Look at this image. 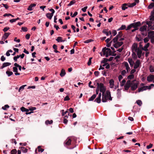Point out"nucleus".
I'll return each instance as SVG.
<instances>
[{
  "label": "nucleus",
  "mask_w": 154,
  "mask_h": 154,
  "mask_svg": "<svg viewBox=\"0 0 154 154\" xmlns=\"http://www.w3.org/2000/svg\"><path fill=\"white\" fill-rule=\"evenodd\" d=\"M103 95L102 94V102H106L108 100H112V98L111 96L110 92L109 91H107L105 93H104Z\"/></svg>",
  "instance_id": "f257e3e1"
},
{
  "label": "nucleus",
  "mask_w": 154,
  "mask_h": 154,
  "mask_svg": "<svg viewBox=\"0 0 154 154\" xmlns=\"http://www.w3.org/2000/svg\"><path fill=\"white\" fill-rule=\"evenodd\" d=\"M97 88H100V91L102 93V94L103 95V94L105 93L106 90L105 87L104 86L103 84L102 83L99 84L97 82Z\"/></svg>",
  "instance_id": "f03ea898"
},
{
  "label": "nucleus",
  "mask_w": 154,
  "mask_h": 154,
  "mask_svg": "<svg viewBox=\"0 0 154 154\" xmlns=\"http://www.w3.org/2000/svg\"><path fill=\"white\" fill-rule=\"evenodd\" d=\"M131 83V89L132 91L136 90L137 88L139 83L136 80H134Z\"/></svg>",
  "instance_id": "7ed1b4c3"
},
{
  "label": "nucleus",
  "mask_w": 154,
  "mask_h": 154,
  "mask_svg": "<svg viewBox=\"0 0 154 154\" xmlns=\"http://www.w3.org/2000/svg\"><path fill=\"white\" fill-rule=\"evenodd\" d=\"M131 81L130 80H128L124 86L125 89V90H128L129 88L131 87Z\"/></svg>",
  "instance_id": "20e7f679"
},
{
  "label": "nucleus",
  "mask_w": 154,
  "mask_h": 154,
  "mask_svg": "<svg viewBox=\"0 0 154 154\" xmlns=\"http://www.w3.org/2000/svg\"><path fill=\"white\" fill-rule=\"evenodd\" d=\"M132 27L134 28H138V27H139L141 25L140 22L139 21L137 22L136 23H131Z\"/></svg>",
  "instance_id": "39448f33"
},
{
  "label": "nucleus",
  "mask_w": 154,
  "mask_h": 154,
  "mask_svg": "<svg viewBox=\"0 0 154 154\" xmlns=\"http://www.w3.org/2000/svg\"><path fill=\"white\" fill-rule=\"evenodd\" d=\"M25 54H22L20 55H17L16 56H14L13 58V59L15 62L17 61V59L19 58L20 57L21 59H23L24 57Z\"/></svg>",
  "instance_id": "423d86ee"
},
{
  "label": "nucleus",
  "mask_w": 154,
  "mask_h": 154,
  "mask_svg": "<svg viewBox=\"0 0 154 154\" xmlns=\"http://www.w3.org/2000/svg\"><path fill=\"white\" fill-rule=\"evenodd\" d=\"M10 34L11 33L10 32H5L2 36V40L5 41Z\"/></svg>",
  "instance_id": "0eeeda50"
},
{
  "label": "nucleus",
  "mask_w": 154,
  "mask_h": 154,
  "mask_svg": "<svg viewBox=\"0 0 154 154\" xmlns=\"http://www.w3.org/2000/svg\"><path fill=\"white\" fill-rule=\"evenodd\" d=\"M146 25H147L148 27L150 29L153 30L154 29V27L153 26H152V22L150 21H146Z\"/></svg>",
  "instance_id": "6e6552de"
},
{
  "label": "nucleus",
  "mask_w": 154,
  "mask_h": 154,
  "mask_svg": "<svg viewBox=\"0 0 154 154\" xmlns=\"http://www.w3.org/2000/svg\"><path fill=\"white\" fill-rule=\"evenodd\" d=\"M71 139L68 137L64 142V145L66 146H69L71 144Z\"/></svg>",
  "instance_id": "1a4fd4ad"
},
{
  "label": "nucleus",
  "mask_w": 154,
  "mask_h": 154,
  "mask_svg": "<svg viewBox=\"0 0 154 154\" xmlns=\"http://www.w3.org/2000/svg\"><path fill=\"white\" fill-rule=\"evenodd\" d=\"M131 49L133 51H134L136 52L137 51L138 49L137 48V43H134L132 45L131 47Z\"/></svg>",
  "instance_id": "9d476101"
},
{
  "label": "nucleus",
  "mask_w": 154,
  "mask_h": 154,
  "mask_svg": "<svg viewBox=\"0 0 154 154\" xmlns=\"http://www.w3.org/2000/svg\"><path fill=\"white\" fill-rule=\"evenodd\" d=\"M11 64V63L9 62H5L4 63L2 66L0 67V69H2L3 68L6 66H9Z\"/></svg>",
  "instance_id": "9b49d317"
},
{
  "label": "nucleus",
  "mask_w": 154,
  "mask_h": 154,
  "mask_svg": "<svg viewBox=\"0 0 154 154\" xmlns=\"http://www.w3.org/2000/svg\"><path fill=\"white\" fill-rule=\"evenodd\" d=\"M148 87L147 86H144L141 87L138 89V91L139 92L146 90L147 89Z\"/></svg>",
  "instance_id": "f8f14e48"
},
{
  "label": "nucleus",
  "mask_w": 154,
  "mask_h": 154,
  "mask_svg": "<svg viewBox=\"0 0 154 154\" xmlns=\"http://www.w3.org/2000/svg\"><path fill=\"white\" fill-rule=\"evenodd\" d=\"M140 64V60H137L135 62V64L134 66V69H136L139 67Z\"/></svg>",
  "instance_id": "ddd939ff"
},
{
  "label": "nucleus",
  "mask_w": 154,
  "mask_h": 154,
  "mask_svg": "<svg viewBox=\"0 0 154 154\" xmlns=\"http://www.w3.org/2000/svg\"><path fill=\"white\" fill-rule=\"evenodd\" d=\"M154 79V75H150L147 77V80L148 82H151L153 81Z\"/></svg>",
  "instance_id": "4468645a"
},
{
  "label": "nucleus",
  "mask_w": 154,
  "mask_h": 154,
  "mask_svg": "<svg viewBox=\"0 0 154 154\" xmlns=\"http://www.w3.org/2000/svg\"><path fill=\"white\" fill-rule=\"evenodd\" d=\"M136 52H137L138 57L139 58H140L142 54V51L138 48V49L137 50V51Z\"/></svg>",
  "instance_id": "2eb2a0df"
},
{
  "label": "nucleus",
  "mask_w": 154,
  "mask_h": 154,
  "mask_svg": "<svg viewBox=\"0 0 154 154\" xmlns=\"http://www.w3.org/2000/svg\"><path fill=\"white\" fill-rule=\"evenodd\" d=\"M149 46V43H147L144 46V47H142V49L143 50L145 51H147L148 50V47Z\"/></svg>",
  "instance_id": "dca6fc26"
},
{
  "label": "nucleus",
  "mask_w": 154,
  "mask_h": 154,
  "mask_svg": "<svg viewBox=\"0 0 154 154\" xmlns=\"http://www.w3.org/2000/svg\"><path fill=\"white\" fill-rule=\"evenodd\" d=\"M147 26L146 25L143 26L141 27L140 29V30L141 32H146V29Z\"/></svg>",
  "instance_id": "f3484780"
},
{
  "label": "nucleus",
  "mask_w": 154,
  "mask_h": 154,
  "mask_svg": "<svg viewBox=\"0 0 154 154\" xmlns=\"http://www.w3.org/2000/svg\"><path fill=\"white\" fill-rule=\"evenodd\" d=\"M13 71L14 72H15V75H20V73L18 72V69L17 67H14L13 68Z\"/></svg>",
  "instance_id": "a211bd4d"
},
{
  "label": "nucleus",
  "mask_w": 154,
  "mask_h": 154,
  "mask_svg": "<svg viewBox=\"0 0 154 154\" xmlns=\"http://www.w3.org/2000/svg\"><path fill=\"white\" fill-rule=\"evenodd\" d=\"M154 31H151L148 32V38H151L152 37H153L154 35Z\"/></svg>",
  "instance_id": "6ab92c4d"
},
{
  "label": "nucleus",
  "mask_w": 154,
  "mask_h": 154,
  "mask_svg": "<svg viewBox=\"0 0 154 154\" xmlns=\"http://www.w3.org/2000/svg\"><path fill=\"white\" fill-rule=\"evenodd\" d=\"M36 5L35 4H31L27 8V10L29 11H32L33 10V8L35 7Z\"/></svg>",
  "instance_id": "aec40b11"
},
{
  "label": "nucleus",
  "mask_w": 154,
  "mask_h": 154,
  "mask_svg": "<svg viewBox=\"0 0 154 154\" xmlns=\"http://www.w3.org/2000/svg\"><path fill=\"white\" fill-rule=\"evenodd\" d=\"M123 63L125 67H126V69L127 70V72H128V70H129L130 69V68L129 67L128 63L126 62H123Z\"/></svg>",
  "instance_id": "412c9836"
},
{
  "label": "nucleus",
  "mask_w": 154,
  "mask_h": 154,
  "mask_svg": "<svg viewBox=\"0 0 154 154\" xmlns=\"http://www.w3.org/2000/svg\"><path fill=\"white\" fill-rule=\"evenodd\" d=\"M109 87L111 88H113L114 86V81L113 79H111L109 81Z\"/></svg>",
  "instance_id": "4be33fe9"
},
{
  "label": "nucleus",
  "mask_w": 154,
  "mask_h": 154,
  "mask_svg": "<svg viewBox=\"0 0 154 154\" xmlns=\"http://www.w3.org/2000/svg\"><path fill=\"white\" fill-rule=\"evenodd\" d=\"M128 4L127 3H124L122 5V9L123 10H125L128 8Z\"/></svg>",
  "instance_id": "5701e85b"
},
{
  "label": "nucleus",
  "mask_w": 154,
  "mask_h": 154,
  "mask_svg": "<svg viewBox=\"0 0 154 154\" xmlns=\"http://www.w3.org/2000/svg\"><path fill=\"white\" fill-rule=\"evenodd\" d=\"M128 61L130 65L131 66H132L133 64H134V62L133 60L131 58H128Z\"/></svg>",
  "instance_id": "b1692460"
},
{
  "label": "nucleus",
  "mask_w": 154,
  "mask_h": 154,
  "mask_svg": "<svg viewBox=\"0 0 154 154\" xmlns=\"http://www.w3.org/2000/svg\"><path fill=\"white\" fill-rule=\"evenodd\" d=\"M53 15L50 13H47L46 14V16L49 20H51Z\"/></svg>",
  "instance_id": "393cba45"
},
{
  "label": "nucleus",
  "mask_w": 154,
  "mask_h": 154,
  "mask_svg": "<svg viewBox=\"0 0 154 154\" xmlns=\"http://www.w3.org/2000/svg\"><path fill=\"white\" fill-rule=\"evenodd\" d=\"M65 74L66 72L65 70L64 69H62L61 70V72L60 73V75L61 77H63L65 75Z\"/></svg>",
  "instance_id": "a878e982"
},
{
  "label": "nucleus",
  "mask_w": 154,
  "mask_h": 154,
  "mask_svg": "<svg viewBox=\"0 0 154 154\" xmlns=\"http://www.w3.org/2000/svg\"><path fill=\"white\" fill-rule=\"evenodd\" d=\"M62 37H61L59 36L58 37L57 39H56V40L58 42H63V40L62 39Z\"/></svg>",
  "instance_id": "bb28decb"
},
{
  "label": "nucleus",
  "mask_w": 154,
  "mask_h": 154,
  "mask_svg": "<svg viewBox=\"0 0 154 154\" xmlns=\"http://www.w3.org/2000/svg\"><path fill=\"white\" fill-rule=\"evenodd\" d=\"M108 29H104L102 31V32L104 34H105L107 36L109 35V32L108 31Z\"/></svg>",
  "instance_id": "cd10ccee"
},
{
  "label": "nucleus",
  "mask_w": 154,
  "mask_h": 154,
  "mask_svg": "<svg viewBox=\"0 0 154 154\" xmlns=\"http://www.w3.org/2000/svg\"><path fill=\"white\" fill-rule=\"evenodd\" d=\"M20 109L22 112H28L29 110V109L25 108L23 106Z\"/></svg>",
  "instance_id": "c85d7f7f"
},
{
  "label": "nucleus",
  "mask_w": 154,
  "mask_h": 154,
  "mask_svg": "<svg viewBox=\"0 0 154 154\" xmlns=\"http://www.w3.org/2000/svg\"><path fill=\"white\" fill-rule=\"evenodd\" d=\"M96 97V94H94L91 97L88 99V101H91L93 100Z\"/></svg>",
  "instance_id": "c756f323"
},
{
  "label": "nucleus",
  "mask_w": 154,
  "mask_h": 154,
  "mask_svg": "<svg viewBox=\"0 0 154 154\" xmlns=\"http://www.w3.org/2000/svg\"><path fill=\"white\" fill-rule=\"evenodd\" d=\"M106 51H109L110 52L111 51V50L109 48H106V47H105V48H103L102 51L103 53H104V52Z\"/></svg>",
  "instance_id": "7c9ffc66"
},
{
  "label": "nucleus",
  "mask_w": 154,
  "mask_h": 154,
  "mask_svg": "<svg viewBox=\"0 0 154 154\" xmlns=\"http://www.w3.org/2000/svg\"><path fill=\"white\" fill-rule=\"evenodd\" d=\"M53 122V121L52 120L49 121V120H47L45 122V123L46 125H48V124H51Z\"/></svg>",
  "instance_id": "2f4dec72"
},
{
  "label": "nucleus",
  "mask_w": 154,
  "mask_h": 154,
  "mask_svg": "<svg viewBox=\"0 0 154 154\" xmlns=\"http://www.w3.org/2000/svg\"><path fill=\"white\" fill-rule=\"evenodd\" d=\"M154 7V2L151 3L148 7V8L149 9H151Z\"/></svg>",
  "instance_id": "473e14b6"
},
{
  "label": "nucleus",
  "mask_w": 154,
  "mask_h": 154,
  "mask_svg": "<svg viewBox=\"0 0 154 154\" xmlns=\"http://www.w3.org/2000/svg\"><path fill=\"white\" fill-rule=\"evenodd\" d=\"M94 102H97V103H100L101 102V98L97 97L94 100Z\"/></svg>",
  "instance_id": "72a5a7b5"
},
{
  "label": "nucleus",
  "mask_w": 154,
  "mask_h": 154,
  "mask_svg": "<svg viewBox=\"0 0 154 154\" xmlns=\"http://www.w3.org/2000/svg\"><path fill=\"white\" fill-rule=\"evenodd\" d=\"M126 27V26L125 25H122L121 26L117 29V30H124L125 29Z\"/></svg>",
  "instance_id": "f704fd0d"
},
{
  "label": "nucleus",
  "mask_w": 154,
  "mask_h": 154,
  "mask_svg": "<svg viewBox=\"0 0 154 154\" xmlns=\"http://www.w3.org/2000/svg\"><path fill=\"white\" fill-rule=\"evenodd\" d=\"M123 34L122 32H119L118 34L116 35V36L118 37L119 38L121 37Z\"/></svg>",
  "instance_id": "c9c22d12"
},
{
  "label": "nucleus",
  "mask_w": 154,
  "mask_h": 154,
  "mask_svg": "<svg viewBox=\"0 0 154 154\" xmlns=\"http://www.w3.org/2000/svg\"><path fill=\"white\" fill-rule=\"evenodd\" d=\"M26 86V85H22L20 87L18 91L19 92H20L21 91H22L24 89L25 87Z\"/></svg>",
  "instance_id": "e433bc0d"
},
{
  "label": "nucleus",
  "mask_w": 154,
  "mask_h": 154,
  "mask_svg": "<svg viewBox=\"0 0 154 154\" xmlns=\"http://www.w3.org/2000/svg\"><path fill=\"white\" fill-rule=\"evenodd\" d=\"M37 148L38 149V151L39 152H43L44 150L43 149L41 148V146H38Z\"/></svg>",
  "instance_id": "4c0bfd02"
},
{
  "label": "nucleus",
  "mask_w": 154,
  "mask_h": 154,
  "mask_svg": "<svg viewBox=\"0 0 154 154\" xmlns=\"http://www.w3.org/2000/svg\"><path fill=\"white\" fill-rule=\"evenodd\" d=\"M136 102L139 106H141L142 104V102L140 100H137Z\"/></svg>",
  "instance_id": "58836bf2"
},
{
  "label": "nucleus",
  "mask_w": 154,
  "mask_h": 154,
  "mask_svg": "<svg viewBox=\"0 0 154 154\" xmlns=\"http://www.w3.org/2000/svg\"><path fill=\"white\" fill-rule=\"evenodd\" d=\"M6 74L8 75V76H10L13 74V73L11 71H7L6 72Z\"/></svg>",
  "instance_id": "ea45409f"
},
{
  "label": "nucleus",
  "mask_w": 154,
  "mask_h": 154,
  "mask_svg": "<svg viewBox=\"0 0 154 154\" xmlns=\"http://www.w3.org/2000/svg\"><path fill=\"white\" fill-rule=\"evenodd\" d=\"M21 149L22 152L24 153H26L27 152L28 149L24 147H21Z\"/></svg>",
  "instance_id": "a19ab883"
},
{
  "label": "nucleus",
  "mask_w": 154,
  "mask_h": 154,
  "mask_svg": "<svg viewBox=\"0 0 154 154\" xmlns=\"http://www.w3.org/2000/svg\"><path fill=\"white\" fill-rule=\"evenodd\" d=\"M116 43L118 45V46L119 47L121 46L123 44V42H117Z\"/></svg>",
  "instance_id": "79ce46f5"
},
{
  "label": "nucleus",
  "mask_w": 154,
  "mask_h": 154,
  "mask_svg": "<svg viewBox=\"0 0 154 154\" xmlns=\"http://www.w3.org/2000/svg\"><path fill=\"white\" fill-rule=\"evenodd\" d=\"M134 77V75L133 74H132L128 75L127 77V79H133Z\"/></svg>",
  "instance_id": "37998d69"
},
{
  "label": "nucleus",
  "mask_w": 154,
  "mask_h": 154,
  "mask_svg": "<svg viewBox=\"0 0 154 154\" xmlns=\"http://www.w3.org/2000/svg\"><path fill=\"white\" fill-rule=\"evenodd\" d=\"M119 39V38L116 36L113 38L112 40L113 41V42L115 43L118 42V40Z\"/></svg>",
  "instance_id": "c03bdc74"
},
{
  "label": "nucleus",
  "mask_w": 154,
  "mask_h": 154,
  "mask_svg": "<svg viewBox=\"0 0 154 154\" xmlns=\"http://www.w3.org/2000/svg\"><path fill=\"white\" fill-rule=\"evenodd\" d=\"M130 5H128V7L132 8L134 6L136 5V3L135 2H133L131 4H129Z\"/></svg>",
  "instance_id": "a18cd8bd"
},
{
  "label": "nucleus",
  "mask_w": 154,
  "mask_h": 154,
  "mask_svg": "<svg viewBox=\"0 0 154 154\" xmlns=\"http://www.w3.org/2000/svg\"><path fill=\"white\" fill-rule=\"evenodd\" d=\"M17 152V151L16 149H14L11 150V154H16Z\"/></svg>",
  "instance_id": "49530a36"
},
{
  "label": "nucleus",
  "mask_w": 154,
  "mask_h": 154,
  "mask_svg": "<svg viewBox=\"0 0 154 154\" xmlns=\"http://www.w3.org/2000/svg\"><path fill=\"white\" fill-rule=\"evenodd\" d=\"M9 107V106L8 105H5L4 106H2V109L4 110L6 109V108H8Z\"/></svg>",
  "instance_id": "de8ad7c7"
},
{
  "label": "nucleus",
  "mask_w": 154,
  "mask_h": 154,
  "mask_svg": "<svg viewBox=\"0 0 154 154\" xmlns=\"http://www.w3.org/2000/svg\"><path fill=\"white\" fill-rule=\"evenodd\" d=\"M132 57L134 59H136L137 58V56L134 52H133L132 54Z\"/></svg>",
  "instance_id": "09e8293b"
},
{
  "label": "nucleus",
  "mask_w": 154,
  "mask_h": 154,
  "mask_svg": "<svg viewBox=\"0 0 154 154\" xmlns=\"http://www.w3.org/2000/svg\"><path fill=\"white\" fill-rule=\"evenodd\" d=\"M108 61V59L106 58H104L103 60L101 62V63H106Z\"/></svg>",
  "instance_id": "8fccbe9b"
},
{
  "label": "nucleus",
  "mask_w": 154,
  "mask_h": 154,
  "mask_svg": "<svg viewBox=\"0 0 154 154\" xmlns=\"http://www.w3.org/2000/svg\"><path fill=\"white\" fill-rule=\"evenodd\" d=\"M21 29L23 32H26L28 30L27 28L26 27H22Z\"/></svg>",
  "instance_id": "3c124183"
},
{
  "label": "nucleus",
  "mask_w": 154,
  "mask_h": 154,
  "mask_svg": "<svg viewBox=\"0 0 154 154\" xmlns=\"http://www.w3.org/2000/svg\"><path fill=\"white\" fill-rule=\"evenodd\" d=\"M92 57H90L89 58L88 61L87 63L88 66H90L91 65V59H92Z\"/></svg>",
  "instance_id": "603ef678"
},
{
  "label": "nucleus",
  "mask_w": 154,
  "mask_h": 154,
  "mask_svg": "<svg viewBox=\"0 0 154 154\" xmlns=\"http://www.w3.org/2000/svg\"><path fill=\"white\" fill-rule=\"evenodd\" d=\"M9 29H10V28L9 27H6L4 28V29H3V30L4 32H6Z\"/></svg>",
  "instance_id": "864d4df0"
},
{
  "label": "nucleus",
  "mask_w": 154,
  "mask_h": 154,
  "mask_svg": "<svg viewBox=\"0 0 154 154\" xmlns=\"http://www.w3.org/2000/svg\"><path fill=\"white\" fill-rule=\"evenodd\" d=\"M93 40L91 39L87 40L84 42V43H87L89 42H93Z\"/></svg>",
  "instance_id": "5fc2aeb1"
},
{
  "label": "nucleus",
  "mask_w": 154,
  "mask_h": 154,
  "mask_svg": "<svg viewBox=\"0 0 154 154\" xmlns=\"http://www.w3.org/2000/svg\"><path fill=\"white\" fill-rule=\"evenodd\" d=\"M126 82V81L125 79H124L122 81V82L121 84V86H123L125 84V83Z\"/></svg>",
  "instance_id": "6e6d98bb"
},
{
  "label": "nucleus",
  "mask_w": 154,
  "mask_h": 154,
  "mask_svg": "<svg viewBox=\"0 0 154 154\" xmlns=\"http://www.w3.org/2000/svg\"><path fill=\"white\" fill-rule=\"evenodd\" d=\"M152 146H153V144H152L150 143L149 145L147 146H146V148L147 149H150L151 148H152Z\"/></svg>",
  "instance_id": "4d7b16f0"
},
{
  "label": "nucleus",
  "mask_w": 154,
  "mask_h": 154,
  "mask_svg": "<svg viewBox=\"0 0 154 154\" xmlns=\"http://www.w3.org/2000/svg\"><path fill=\"white\" fill-rule=\"evenodd\" d=\"M30 34H27L26 35L25 38L26 39H29L30 38Z\"/></svg>",
  "instance_id": "13d9d810"
},
{
  "label": "nucleus",
  "mask_w": 154,
  "mask_h": 154,
  "mask_svg": "<svg viewBox=\"0 0 154 154\" xmlns=\"http://www.w3.org/2000/svg\"><path fill=\"white\" fill-rule=\"evenodd\" d=\"M75 2H73V1H71L69 3L68 5V6H71L72 5H73L74 4H75Z\"/></svg>",
  "instance_id": "bf43d9fd"
},
{
  "label": "nucleus",
  "mask_w": 154,
  "mask_h": 154,
  "mask_svg": "<svg viewBox=\"0 0 154 154\" xmlns=\"http://www.w3.org/2000/svg\"><path fill=\"white\" fill-rule=\"evenodd\" d=\"M50 11H51V14H52V15H53L54 14V13L55 12V11L52 8H51V9H48Z\"/></svg>",
  "instance_id": "052dcab7"
},
{
  "label": "nucleus",
  "mask_w": 154,
  "mask_h": 154,
  "mask_svg": "<svg viewBox=\"0 0 154 154\" xmlns=\"http://www.w3.org/2000/svg\"><path fill=\"white\" fill-rule=\"evenodd\" d=\"M149 20L151 21H154V15H150V16Z\"/></svg>",
  "instance_id": "680f3d73"
},
{
  "label": "nucleus",
  "mask_w": 154,
  "mask_h": 154,
  "mask_svg": "<svg viewBox=\"0 0 154 154\" xmlns=\"http://www.w3.org/2000/svg\"><path fill=\"white\" fill-rule=\"evenodd\" d=\"M5 59V57H4V56L2 55L1 56V60L2 61H4Z\"/></svg>",
  "instance_id": "e2e57ef3"
},
{
  "label": "nucleus",
  "mask_w": 154,
  "mask_h": 154,
  "mask_svg": "<svg viewBox=\"0 0 154 154\" xmlns=\"http://www.w3.org/2000/svg\"><path fill=\"white\" fill-rule=\"evenodd\" d=\"M154 84H150V85L149 86H148V88L147 89H150L152 87H154Z\"/></svg>",
  "instance_id": "0e129e2a"
},
{
  "label": "nucleus",
  "mask_w": 154,
  "mask_h": 154,
  "mask_svg": "<svg viewBox=\"0 0 154 154\" xmlns=\"http://www.w3.org/2000/svg\"><path fill=\"white\" fill-rule=\"evenodd\" d=\"M88 8V6H85L84 8L82 9V10L84 12H85L86 11V9Z\"/></svg>",
  "instance_id": "69168bd1"
},
{
  "label": "nucleus",
  "mask_w": 154,
  "mask_h": 154,
  "mask_svg": "<svg viewBox=\"0 0 154 154\" xmlns=\"http://www.w3.org/2000/svg\"><path fill=\"white\" fill-rule=\"evenodd\" d=\"M126 73V71L125 70H123L121 71V74L122 75H124Z\"/></svg>",
  "instance_id": "338daca9"
},
{
  "label": "nucleus",
  "mask_w": 154,
  "mask_h": 154,
  "mask_svg": "<svg viewBox=\"0 0 154 154\" xmlns=\"http://www.w3.org/2000/svg\"><path fill=\"white\" fill-rule=\"evenodd\" d=\"M70 99V98L68 96H66L64 98V101H67L69 100Z\"/></svg>",
  "instance_id": "774afa93"
}]
</instances>
